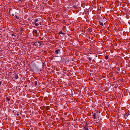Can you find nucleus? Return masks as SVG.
<instances>
[{"label":"nucleus","instance_id":"1","mask_svg":"<svg viewBox=\"0 0 130 130\" xmlns=\"http://www.w3.org/2000/svg\"><path fill=\"white\" fill-rule=\"evenodd\" d=\"M72 56L70 55V54H68L67 55H66V59L67 61L66 60V63L67 61H69L71 60V58L72 57Z\"/></svg>","mask_w":130,"mask_h":130},{"label":"nucleus","instance_id":"2","mask_svg":"<svg viewBox=\"0 0 130 130\" xmlns=\"http://www.w3.org/2000/svg\"><path fill=\"white\" fill-rule=\"evenodd\" d=\"M70 121H68L67 120H66V126L67 128L66 127V129H66V130H69V128L70 127Z\"/></svg>","mask_w":130,"mask_h":130},{"label":"nucleus","instance_id":"3","mask_svg":"<svg viewBox=\"0 0 130 130\" xmlns=\"http://www.w3.org/2000/svg\"><path fill=\"white\" fill-rule=\"evenodd\" d=\"M32 33H34V35L37 37H38L39 36V33L38 32L37 30H34L32 31Z\"/></svg>","mask_w":130,"mask_h":130},{"label":"nucleus","instance_id":"4","mask_svg":"<svg viewBox=\"0 0 130 130\" xmlns=\"http://www.w3.org/2000/svg\"><path fill=\"white\" fill-rule=\"evenodd\" d=\"M41 43H42L41 42H34L33 44L38 46H41Z\"/></svg>","mask_w":130,"mask_h":130},{"label":"nucleus","instance_id":"5","mask_svg":"<svg viewBox=\"0 0 130 130\" xmlns=\"http://www.w3.org/2000/svg\"><path fill=\"white\" fill-rule=\"evenodd\" d=\"M84 128L85 130H89L88 128V123L86 122L85 124V125L84 126Z\"/></svg>","mask_w":130,"mask_h":130},{"label":"nucleus","instance_id":"6","mask_svg":"<svg viewBox=\"0 0 130 130\" xmlns=\"http://www.w3.org/2000/svg\"><path fill=\"white\" fill-rule=\"evenodd\" d=\"M66 47H68V46H66V51H67V52H69V53H70V52H71V50L70 49V48H66Z\"/></svg>","mask_w":130,"mask_h":130},{"label":"nucleus","instance_id":"7","mask_svg":"<svg viewBox=\"0 0 130 130\" xmlns=\"http://www.w3.org/2000/svg\"><path fill=\"white\" fill-rule=\"evenodd\" d=\"M70 82V81L68 79H67L66 80V85H69Z\"/></svg>","mask_w":130,"mask_h":130},{"label":"nucleus","instance_id":"8","mask_svg":"<svg viewBox=\"0 0 130 130\" xmlns=\"http://www.w3.org/2000/svg\"><path fill=\"white\" fill-rule=\"evenodd\" d=\"M59 49H57L55 51V54H57L59 53Z\"/></svg>","mask_w":130,"mask_h":130},{"label":"nucleus","instance_id":"9","mask_svg":"<svg viewBox=\"0 0 130 130\" xmlns=\"http://www.w3.org/2000/svg\"><path fill=\"white\" fill-rule=\"evenodd\" d=\"M96 113H94L93 114V118H94V119H96Z\"/></svg>","mask_w":130,"mask_h":130},{"label":"nucleus","instance_id":"10","mask_svg":"<svg viewBox=\"0 0 130 130\" xmlns=\"http://www.w3.org/2000/svg\"><path fill=\"white\" fill-rule=\"evenodd\" d=\"M87 30L88 31L91 32L92 31V28L90 27L88 28Z\"/></svg>","mask_w":130,"mask_h":130},{"label":"nucleus","instance_id":"11","mask_svg":"<svg viewBox=\"0 0 130 130\" xmlns=\"http://www.w3.org/2000/svg\"><path fill=\"white\" fill-rule=\"evenodd\" d=\"M14 78L15 79H17L18 78V74H16L14 75Z\"/></svg>","mask_w":130,"mask_h":130},{"label":"nucleus","instance_id":"12","mask_svg":"<svg viewBox=\"0 0 130 130\" xmlns=\"http://www.w3.org/2000/svg\"><path fill=\"white\" fill-rule=\"evenodd\" d=\"M59 34H61L62 35H64V33L63 32V31H60L59 32Z\"/></svg>","mask_w":130,"mask_h":130},{"label":"nucleus","instance_id":"13","mask_svg":"<svg viewBox=\"0 0 130 130\" xmlns=\"http://www.w3.org/2000/svg\"><path fill=\"white\" fill-rule=\"evenodd\" d=\"M14 114L15 115H16L17 116H18L19 115V112H18L17 111L15 112Z\"/></svg>","mask_w":130,"mask_h":130},{"label":"nucleus","instance_id":"14","mask_svg":"<svg viewBox=\"0 0 130 130\" xmlns=\"http://www.w3.org/2000/svg\"><path fill=\"white\" fill-rule=\"evenodd\" d=\"M36 80H35L34 84L35 85H37V79H36Z\"/></svg>","mask_w":130,"mask_h":130},{"label":"nucleus","instance_id":"15","mask_svg":"<svg viewBox=\"0 0 130 130\" xmlns=\"http://www.w3.org/2000/svg\"><path fill=\"white\" fill-rule=\"evenodd\" d=\"M99 24L102 26H103L104 25V24H103V23L101 22V21H100L99 22Z\"/></svg>","mask_w":130,"mask_h":130},{"label":"nucleus","instance_id":"16","mask_svg":"<svg viewBox=\"0 0 130 130\" xmlns=\"http://www.w3.org/2000/svg\"><path fill=\"white\" fill-rule=\"evenodd\" d=\"M108 58H109V57H108V56H107V55H106L105 56V59H108Z\"/></svg>","mask_w":130,"mask_h":130},{"label":"nucleus","instance_id":"17","mask_svg":"<svg viewBox=\"0 0 130 130\" xmlns=\"http://www.w3.org/2000/svg\"><path fill=\"white\" fill-rule=\"evenodd\" d=\"M6 99L8 101H9L10 100V99L8 98V97H7V96L6 97Z\"/></svg>","mask_w":130,"mask_h":130},{"label":"nucleus","instance_id":"18","mask_svg":"<svg viewBox=\"0 0 130 130\" xmlns=\"http://www.w3.org/2000/svg\"><path fill=\"white\" fill-rule=\"evenodd\" d=\"M14 17L17 18V19H19V17H18L17 16V15H15V14L14 15Z\"/></svg>","mask_w":130,"mask_h":130},{"label":"nucleus","instance_id":"19","mask_svg":"<svg viewBox=\"0 0 130 130\" xmlns=\"http://www.w3.org/2000/svg\"><path fill=\"white\" fill-rule=\"evenodd\" d=\"M120 71V68L119 67H118L117 69V72H118L119 71Z\"/></svg>","mask_w":130,"mask_h":130},{"label":"nucleus","instance_id":"20","mask_svg":"<svg viewBox=\"0 0 130 130\" xmlns=\"http://www.w3.org/2000/svg\"><path fill=\"white\" fill-rule=\"evenodd\" d=\"M39 20L38 19H36L35 20L36 23H38V22Z\"/></svg>","mask_w":130,"mask_h":130},{"label":"nucleus","instance_id":"21","mask_svg":"<svg viewBox=\"0 0 130 130\" xmlns=\"http://www.w3.org/2000/svg\"><path fill=\"white\" fill-rule=\"evenodd\" d=\"M99 63H104V61H103L102 62V61L101 60H100V62H99Z\"/></svg>","mask_w":130,"mask_h":130},{"label":"nucleus","instance_id":"22","mask_svg":"<svg viewBox=\"0 0 130 130\" xmlns=\"http://www.w3.org/2000/svg\"><path fill=\"white\" fill-rule=\"evenodd\" d=\"M35 26H38L39 25V24L38 23H35Z\"/></svg>","mask_w":130,"mask_h":130},{"label":"nucleus","instance_id":"23","mask_svg":"<svg viewBox=\"0 0 130 130\" xmlns=\"http://www.w3.org/2000/svg\"><path fill=\"white\" fill-rule=\"evenodd\" d=\"M66 92H66V93H67V94H68V95H69L70 94V93H69L68 92V91L67 90H66Z\"/></svg>","mask_w":130,"mask_h":130},{"label":"nucleus","instance_id":"24","mask_svg":"<svg viewBox=\"0 0 130 130\" xmlns=\"http://www.w3.org/2000/svg\"><path fill=\"white\" fill-rule=\"evenodd\" d=\"M71 2V0H68V3H70Z\"/></svg>","mask_w":130,"mask_h":130},{"label":"nucleus","instance_id":"25","mask_svg":"<svg viewBox=\"0 0 130 130\" xmlns=\"http://www.w3.org/2000/svg\"><path fill=\"white\" fill-rule=\"evenodd\" d=\"M88 59L89 61H90L91 60V57H89Z\"/></svg>","mask_w":130,"mask_h":130},{"label":"nucleus","instance_id":"26","mask_svg":"<svg viewBox=\"0 0 130 130\" xmlns=\"http://www.w3.org/2000/svg\"><path fill=\"white\" fill-rule=\"evenodd\" d=\"M127 116V115H126V114L125 113L124 115V117H126Z\"/></svg>","mask_w":130,"mask_h":130},{"label":"nucleus","instance_id":"27","mask_svg":"<svg viewBox=\"0 0 130 130\" xmlns=\"http://www.w3.org/2000/svg\"><path fill=\"white\" fill-rule=\"evenodd\" d=\"M96 113H98V112H99V113H100V111H99L98 110H96Z\"/></svg>","mask_w":130,"mask_h":130},{"label":"nucleus","instance_id":"28","mask_svg":"<svg viewBox=\"0 0 130 130\" xmlns=\"http://www.w3.org/2000/svg\"><path fill=\"white\" fill-rule=\"evenodd\" d=\"M126 115H127V116L126 117H127L128 116V115H130L129 113L128 112V113H127V114H126Z\"/></svg>","mask_w":130,"mask_h":130},{"label":"nucleus","instance_id":"29","mask_svg":"<svg viewBox=\"0 0 130 130\" xmlns=\"http://www.w3.org/2000/svg\"><path fill=\"white\" fill-rule=\"evenodd\" d=\"M46 109L47 110H48L50 109V108L49 107H47V108Z\"/></svg>","mask_w":130,"mask_h":130},{"label":"nucleus","instance_id":"30","mask_svg":"<svg viewBox=\"0 0 130 130\" xmlns=\"http://www.w3.org/2000/svg\"><path fill=\"white\" fill-rule=\"evenodd\" d=\"M73 58H72L71 57V59L72 60V61H74V60H73Z\"/></svg>","mask_w":130,"mask_h":130},{"label":"nucleus","instance_id":"31","mask_svg":"<svg viewBox=\"0 0 130 130\" xmlns=\"http://www.w3.org/2000/svg\"><path fill=\"white\" fill-rule=\"evenodd\" d=\"M16 1H21V0H15Z\"/></svg>","mask_w":130,"mask_h":130},{"label":"nucleus","instance_id":"32","mask_svg":"<svg viewBox=\"0 0 130 130\" xmlns=\"http://www.w3.org/2000/svg\"><path fill=\"white\" fill-rule=\"evenodd\" d=\"M68 15H67V16L66 15V18H68Z\"/></svg>","mask_w":130,"mask_h":130},{"label":"nucleus","instance_id":"33","mask_svg":"<svg viewBox=\"0 0 130 130\" xmlns=\"http://www.w3.org/2000/svg\"><path fill=\"white\" fill-rule=\"evenodd\" d=\"M2 82L1 81H0V86H1V85L2 84Z\"/></svg>","mask_w":130,"mask_h":130},{"label":"nucleus","instance_id":"34","mask_svg":"<svg viewBox=\"0 0 130 130\" xmlns=\"http://www.w3.org/2000/svg\"><path fill=\"white\" fill-rule=\"evenodd\" d=\"M11 15H12V16H14V15L13 14H12Z\"/></svg>","mask_w":130,"mask_h":130},{"label":"nucleus","instance_id":"35","mask_svg":"<svg viewBox=\"0 0 130 130\" xmlns=\"http://www.w3.org/2000/svg\"><path fill=\"white\" fill-rule=\"evenodd\" d=\"M66 96H66H66H65L66 98H67V97Z\"/></svg>","mask_w":130,"mask_h":130},{"label":"nucleus","instance_id":"36","mask_svg":"<svg viewBox=\"0 0 130 130\" xmlns=\"http://www.w3.org/2000/svg\"><path fill=\"white\" fill-rule=\"evenodd\" d=\"M65 108H67V106H66V107H65Z\"/></svg>","mask_w":130,"mask_h":130},{"label":"nucleus","instance_id":"37","mask_svg":"<svg viewBox=\"0 0 130 130\" xmlns=\"http://www.w3.org/2000/svg\"><path fill=\"white\" fill-rule=\"evenodd\" d=\"M65 115H66H66H67H67H66V114H65Z\"/></svg>","mask_w":130,"mask_h":130},{"label":"nucleus","instance_id":"38","mask_svg":"<svg viewBox=\"0 0 130 130\" xmlns=\"http://www.w3.org/2000/svg\"><path fill=\"white\" fill-rule=\"evenodd\" d=\"M67 103H67L66 104H67Z\"/></svg>","mask_w":130,"mask_h":130},{"label":"nucleus","instance_id":"39","mask_svg":"<svg viewBox=\"0 0 130 130\" xmlns=\"http://www.w3.org/2000/svg\"><path fill=\"white\" fill-rule=\"evenodd\" d=\"M67 88H68V87H67Z\"/></svg>","mask_w":130,"mask_h":130},{"label":"nucleus","instance_id":"40","mask_svg":"<svg viewBox=\"0 0 130 130\" xmlns=\"http://www.w3.org/2000/svg\"><path fill=\"white\" fill-rule=\"evenodd\" d=\"M67 42H66L65 43L66 44V43H67Z\"/></svg>","mask_w":130,"mask_h":130}]
</instances>
